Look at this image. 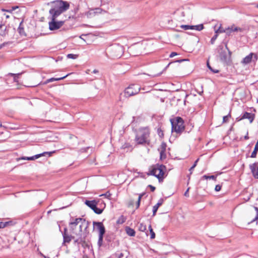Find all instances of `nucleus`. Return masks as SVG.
Segmentation results:
<instances>
[{"label":"nucleus","mask_w":258,"mask_h":258,"mask_svg":"<svg viewBox=\"0 0 258 258\" xmlns=\"http://www.w3.org/2000/svg\"><path fill=\"white\" fill-rule=\"evenodd\" d=\"M47 5L51 7L49 11L51 19V21L49 22V28L51 31L57 30L63 25L64 21H56V19L69 9L70 5L67 2L59 0L48 3Z\"/></svg>","instance_id":"f257e3e1"},{"label":"nucleus","mask_w":258,"mask_h":258,"mask_svg":"<svg viewBox=\"0 0 258 258\" xmlns=\"http://www.w3.org/2000/svg\"><path fill=\"white\" fill-rule=\"evenodd\" d=\"M150 131L148 127L140 128L137 132L135 142L138 145H149L150 144Z\"/></svg>","instance_id":"f03ea898"},{"label":"nucleus","mask_w":258,"mask_h":258,"mask_svg":"<svg viewBox=\"0 0 258 258\" xmlns=\"http://www.w3.org/2000/svg\"><path fill=\"white\" fill-rule=\"evenodd\" d=\"M172 125V132L177 134H180L185 128L184 121L180 117H175L170 119Z\"/></svg>","instance_id":"7ed1b4c3"},{"label":"nucleus","mask_w":258,"mask_h":258,"mask_svg":"<svg viewBox=\"0 0 258 258\" xmlns=\"http://www.w3.org/2000/svg\"><path fill=\"white\" fill-rule=\"evenodd\" d=\"M166 169V168L165 166L156 164L153 167L152 169L150 171V173L148 174L155 176L160 181L162 180L164 177Z\"/></svg>","instance_id":"20e7f679"},{"label":"nucleus","mask_w":258,"mask_h":258,"mask_svg":"<svg viewBox=\"0 0 258 258\" xmlns=\"http://www.w3.org/2000/svg\"><path fill=\"white\" fill-rule=\"evenodd\" d=\"M89 222L86 221L85 219L79 218L73 219L70 223V225L72 229H74L76 226L79 224L80 231L82 232L83 229L86 230L89 226Z\"/></svg>","instance_id":"39448f33"},{"label":"nucleus","mask_w":258,"mask_h":258,"mask_svg":"<svg viewBox=\"0 0 258 258\" xmlns=\"http://www.w3.org/2000/svg\"><path fill=\"white\" fill-rule=\"evenodd\" d=\"M108 50L112 56L119 57L123 54V48L119 44H114L109 47Z\"/></svg>","instance_id":"423d86ee"},{"label":"nucleus","mask_w":258,"mask_h":258,"mask_svg":"<svg viewBox=\"0 0 258 258\" xmlns=\"http://www.w3.org/2000/svg\"><path fill=\"white\" fill-rule=\"evenodd\" d=\"M141 88L137 85H131L126 88L124 91V96L128 97L137 94L140 91Z\"/></svg>","instance_id":"0eeeda50"},{"label":"nucleus","mask_w":258,"mask_h":258,"mask_svg":"<svg viewBox=\"0 0 258 258\" xmlns=\"http://www.w3.org/2000/svg\"><path fill=\"white\" fill-rule=\"evenodd\" d=\"M226 48L228 50V53L223 49H221L219 52V57L220 60L224 62H228L230 60L231 52L229 50L227 45Z\"/></svg>","instance_id":"6e6552de"},{"label":"nucleus","mask_w":258,"mask_h":258,"mask_svg":"<svg viewBox=\"0 0 258 258\" xmlns=\"http://www.w3.org/2000/svg\"><path fill=\"white\" fill-rule=\"evenodd\" d=\"M85 204L90 208L93 211L97 214H100L102 213L103 210L97 207V202L96 200L88 201L86 200Z\"/></svg>","instance_id":"1a4fd4ad"},{"label":"nucleus","mask_w":258,"mask_h":258,"mask_svg":"<svg viewBox=\"0 0 258 258\" xmlns=\"http://www.w3.org/2000/svg\"><path fill=\"white\" fill-rule=\"evenodd\" d=\"M93 225L94 228L96 229L99 231V235H104L105 232V229L102 222L94 221Z\"/></svg>","instance_id":"9d476101"},{"label":"nucleus","mask_w":258,"mask_h":258,"mask_svg":"<svg viewBox=\"0 0 258 258\" xmlns=\"http://www.w3.org/2000/svg\"><path fill=\"white\" fill-rule=\"evenodd\" d=\"M54 152H55V151H52V152H43V153H42L41 154H37V155H34V156H32V157H23V158H22V159L27 160H35L36 159H38V158H39L40 157L44 156H45L46 155H47L49 157H50Z\"/></svg>","instance_id":"9b49d317"},{"label":"nucleus","mask_w":258,"mask_h":258,"mask_svg":"<svg viewBox=\"0 0 258 258\" xmlns=\"http://www.w3.org/2000/svg\"><path fill=\"white\" fill-rule=\"evenodd\" d=\"M253 56L254 60H256L257 59V56L256 54L253 53H250L243 59L241 62L244 64L249 63L252 61Z\"/></svg>","instance_id":"f8f14e48"},{"label":"nucleus","mask_w":258,"mask_h":258,"mask_svg":"<svg viewBox=\"0 0 258 258\" xmlns=\"http://www.w3.org/2000/svg\"><path fill=\"white\" fill-rule=\"evenodd\" d=\"M256 165L257 164L256 163L251 164L249 165V168L253 177L258 179V166L256 167Z\"/></svg>","instance_id":"ddd939ff"},{"label":"nucleus","mask_w":258,"mask_h":258,"mask_svg":"<svg viewBox=\"0 0 258 258\" xmlns=\"http://www.w3.org/2000/svg\"><path fill=\"white\" fill-rule=\"evenodd\" d=\"M242 31V28H241L240 27H236L234 25H232V26H231L230 27H228V28H226V34L228 35H230L231 34V33L233 32H237V31L241 32Z\"/></svg>","instance_id":"4468645a"},{"label":"nucleus","mask_w":258,"mask_h":258,"mask_svg":"<svg viewBox=\"0 0 258 258\" xmlns=\"http://www.w3.org/2000/svg\"><path fill=\"white\" fill-rule=\"evenodd\" d=\"M254 118V114L245 112L240 119H248L250 123H251Z\"/></svg>","instance_id":"2eb2a0df"},{"label":"nucleus","mask_w":258,"mask_h":258,"mask_svg":"<svg viewBox=\"0 0 258 258\" xmlns=\"http://www.w3.org/2000/svg\"><path fill=\"white\" fill-rule=\"evenodd\" d=\"M163 200L161 199L159 200L158 203L153 207V216H155L156 213L159 208V207L161 206L163 204Z\"/></svg>","instance_id":"dca6fc26"},{"label":"nucleus","mask_w":258,"mask_h":258,"mask_svg":"<svg viewBox=\"0 0 258 258\" xmlns=\"http://www.w3.org/2000/svg\"><path fill=\"white\" fill-rule=\"evenodd\" d=\"M82 15L88 19L92 18L95 16L93 9L89 10V11H88V12H86L82 14Z\"/></svg>","instance_id":"f3484780"},{"label":"nucleus","mask_w":258,"mask_h":258,"mask_svg":"<svg viewBox=\"0 0 258 258\" xmlns=\"http://www.w3.org/2000/svg\"><path fill=\"white\" fill-rule=\"evenodd\" d=\"M7 27L2 24V23H0V35L2 36H5L7 34Z\"/></svg>","instance_id":"a211bd4d"},{"label":"nucleus","mask_w":258,"mask_h":258,"mask_svg":"<svg viewBox=\"0 0 258 258\" xmlns=\"http://www.w3.org/2000/svg\"><path fill=\"white\" fill-rule=\"evenodd\" d=\"M18 31L21 36H25L26 35V34L24 31V27L23 26V22L22 21L20 23L19 26L18 28Z\"/></svg>","instance_id":"6ab92c4d"},{"label":"nucleus","mask_w":258,"mask_h":258,"mask_svg":"<svg viewBox=\"0 0 258 258\" xmlns=\"http://www.w3.org/2000/svg\"><path fill=\"white\" fill-rule=\"evenodd\" d=\"M125 231L127 234L130 236H134L135 235V231L130 227L125 228Z\"/></svg>","instance_id":"aec40b11"},{"label":"nucleus","mask_w":258,"mask_h":258,"mask_svg":"<svg viewBox=\"0 0 258 258\" xmlns=\"http://www.w3.org/2000/svg\"><path fill=\"white\" fill-rule=\"evenodd\" d=\"M63 244H64L66 243H69L72 239V237L67 235L66 233L63 234Z\"/></svg>","instance_id":"412c9836"},{"label":"nucleus","mask_w":258,"mask_h":258,"mask_svg":"<svg viewBox=\"0 0 258 258\" xmlns=\"http://www.w3.org/2000/svg\"><path fill=\"white\" fill-rule=\"evenodd\" d=\"M12 225V222L11 221L6 222H0V229L4 228Z\"/></svg>","instance_id":"4be33fe9"},{"label":"nucleus","mask_w":258,"mask_h":258,"mask_svg":"<svg viewBox=\"0 0 258 258\" xmlns=\"http://www.w3.org/2000/svg\"><path fill=\"white\" fill-rule=\"evenodd\" d=\"M257 151H258V141H257V142L255 145L254 150L252 152L250 157H251V158L256 157Z\"/></svg>","instance_id":"5701e85b"},{"label":"nucleus","mask_w":258,"mask_h":258,"mask_svg":"<svg viewBox=\"0 0 258 258\" xmlns=\"http://www.w3.org/2000/svg\"><path fill=\"white\" fill-rule=\"evenodd\" d=\"M70 74H67V75H66V76H64L63 77H60V78H50V79H48L47 80V82H52L53 81H59V80H62V79L66 78Z\"/></svg>","instance_id":"b1692460"},{"label":"nucleus","mask_w":258,"mask_h":258,"mask_svg":"<svg viewBox=\"0 0 258 258\" xmlns=\"http://www.w3.org/2000/svg\"><path fill=\"white\" fill-rule=\"evenodd\" d=\"M191 29L192 30H196L197 31H201L204 29V26L203 24L195 25V26H191Z\"/></svg>","instance_id":"393cba45"},{"label":"nucleus","mask_w":258,"mask_h":258,"mask_svg":"<svg viewBox=\"0 0 258 258\" xmlns=\"http://www.w3.org/2000/svg\"><path fill=\"white\" fill-rule=\"evenodd\" d=\"M93 11L94 12L95 16L97 14L105 13L106 12L105 11L99 8L93 9Z\"/></svg>","instance_id":"a878e982"},{"label":"nucleus","mask_w":258,"mask_h":258,"mask_svg":"<svg viewBox=\"0 0 258 258\" xmlns=\"http://www.w3.org/2000/svg\"><path fill=\"white\" fill-rule=\"evenodd\" d=\"M10 75L12 77H13V81L14 82L18 83V78L19 76L20 75V74H10Z\"/></svg>","instance_id":"bb28decb"},{"label":"nucleus","mask_w":258,"mask_h":258,"mask_svg":"<svg viewBox=\"0 0 258 258\" xmlns=\"http://www.w3.org/2000/svg\"><path fill=\"white\" fill-rule=\"evenodd\" d=\"M139 230L142 232H145L147 230L146 225L141 223L139 225Z\"/></svg>","instance_id":"cd10ccee"},{"label":"nucleus","mask_w":258,"mask_h":258,"mask_svg":"<svg viewBox=\"0 0 258 258\" xmlns=\"http://www.w3.org/2000/svg\"><path fill=\"white\" fill-rule=\"evenodd\" d=\"M218 33H226V28L224 29L222 27L221 25H220L219 28L215 31V33L218 34Z\"/></svg>","instance_id":"c85d7f7f"},{"label":"nucleus","mask_w":258,"mask_h":258,"mask_svg":"<svg viewBox=\"0 0 258 258\" xmlns=\"http://www.w3.org/2000/svg\"><path fill=\"white\" fill-rule=\"evenodd\" d=\"M202 178L203 179H213V180H216V176L214 175H205L202 177Z\"/></svg>","instance_id":"c756f323"},{"label":"nucleus","mask_w":258,"mask_h":258,"mask_svg":"<svg viewBox=\"0 0 258 258\" xmlns=\"http://www.w3.org/2000/svg\"><path fill=\"white\" fill-rule=\"evenodd\" d=\"M149 228L150 232V234H151V239L155 238V234L154 232L151 225H149Z\"/></svg>","instance_id":"7c9ffc66"},{"label":"nucleus","mask_w":258,"mask_h":258,"mask_svg":"<svg viewBox=\"0 0 258 258\" xmlns=\"http://www.w3.org/2000/svg\"><path fill=\"white\" fill-rule=\"evenodd\" d=\"M78 57V55L74 54H68L67 55V58L71 59H76Z\"/></svg>","instance_id":"2f4dec72"},{"label":"nucleus","mask_w":258,"mask_h":258,"mask_svg":"<svg viewBox=\"0 0 258 258\" xmlns=\"http://www.w3.org/2000/svg\"><path fill=\"white\" fill-rule=\"evenodd\" d=\"M231 117V115L230 114H228L227 115L223 116V122L226 123L229 120V119Z\"/></svg>","instance_id":"473e14b6"},{"label":"nucleus","mask_w":258,"mask_h":258,"mask_svg":"<svg viewBox=\"0 0 258 258\" xmlns=\"http://www.w3.org/2000/svg\"><path fill=\"white\" fill-rule=\"evenodd\" d=\"M19 7L18 6H14L10 10H3V11H6L10 13H12L14 11L16 10L17 9H18Z\"/></svg>","instance_id":"72a5a7b5"},{"label":"nucleus","mask_w":258,"mask_h":258,"mask_svg":"<svg viewBox=\"0 0 258 258\" xmlns=\"http://www.w3.org/2000/svg\"><path fill=\"white\" fill-rule=\"evenodd\" d=\"M143 196V194H140L139 196L138 201L137 202V207H136L137 209H138L140 206L141 200V199H142Z\"/></svg>","instance_id":"f704fd0d"},{"label":"nucleus","mask_w":258,"mask_h":258,"mask_svg":"<svg viewBox=\"0 0 258 258\" xmlns=\"http://www.w3.org/2000/svg\"><path fill=\"white\" fill-rule=\"evenodd\" d=\"M103 237V235H99V239H98V244L99 246H100L102 245V244Z\"/></svg>","instance_id":"c9c22d12"},{"label":"nucleus","mask_w":258,"mask_h":258,"mask_svg":"<svg viewBox=\"0 0 258 258\" xmlns=\"http://www.w3.org/2000/svg\"><path fill=\"white\" fill-rule=\"evenodd\" d=\"M181 28L184 29V30H189L191 29V26L187 25H182L180 26Z\"/></svg>","instance_id":"e433bc0d"},{"label":"nucleus","mask_w":258,"mask_h":258,"mask_svg":"<svg viewBox=\"0 0 258 258\" xmlns=\"http://www.w3.org/2000/svg\"><path fill=\"white\" fill-rule=\"evenodd\" d=\"M218 37V34L216 33L215 35L211 38V44H214L215 40H216L217 38Z\"/></svg>","instance_id":"4c0bfd02"},{"label":"nucleus","mask_w":258,"mask_h":258,"mask_svg":"<svg viewBox=\"0 0 258 258\" xmlns=\"http://www.w3.org/2000/svg\"><path fill=\"white\" fill-rule=\"evenodd\" d=\"M207 66L208 67V68L211 71H212L213 73H217L219 72V71L217 70H213L212 69V68H211V67L209 65V62L208 61L207 62Z\"/></svg>","instance_id":"58836bf2"},{"label":"nucleus","mask_w":258,"mask_h":258,"mask_svg":"<svg viewBox=\"0 0 258 258\" xmlns=\"http://www.w3.org/2000/svg\"><path fill=\"white\" fill-rule=\"evenodd\" d=\"M123 254L122 252L116 253L115 254V257L116 258H122Z\"/></svg>","instance_id":"ea45409f"},{"label":"nucleus","mask_w":258,"mask_h":258,"mask_svg":"<svg viewBox=\"0 0 258 258\" xmlns=\"http://www.w3.org/2000/svg\"><path fill=\"white\" fill-rule=\"evenodd\" d=\"M254 208L256 212V215L254 219L251 221V222H254V221L257 220L258 219V208L254 207Z\"/></svg>","instance_id":"a19ab883"},{"label":"nucleus","mask_w":258,"mask_h":258,"mask_svg":"<svg viewBox=\"0 0 258 258\" xmlns=\"http://www.w3.org/2000/svg\"><path fill=\"white\" fill-rule=\"evenodd\" d=\"M221 186L219 184H218V185H216V186H215V190L216 191H219L221 190Z\"/></svg>","instance_id":"79ce46f5"},{"label":"nucleus","mask_w":258,"mask_h":258,"mask_svg":"<svg viewBox=\"0 0 258 258\" xmlns=\"http://www.w3.org/2000/svg\"><path fill=\"white\" fill-rule=\"evenodd\" d=\"M177 55V54L176 52H172L171 53L169 56H170V57H173Z\"/></svg>","instance_id":"37998d69"},{"label":"nucleus","mask_w":258,"mask_h":258,"mask_svg":"<svg viewBox=\"0 0 258 258\" xmlns=\"http://www.w3.org/2000/svg\"><path fill=\"white\" fill-rule=\"evenodd\" d=\"M160 156H161V158H162L163 157V158H165V154H164V152L163 151H161L160 152Z\"/></svg>","instance_id":"c03bdc74"},{"label":"nucleus","mask_w":258,"mask_h":258,"mask_svg":"<svg viewBox=\"0 0 258 258\" xmlns=\"http://www.w3.org/2000/svg\"><path fill=\"white\" fill-rule=\"evenodd\" d=\"M149 187L150 188L152 191H154L155 190V187L152 186V185H149Z\"/></svg>","instance_id":"a18cd8bd"},{"label":"nucleus","mask_w":258,"mask_h":258,"mask_svg":"<svg viewBox=\"0 0 258 258\" xmlns=\"http://www.w3.org/2000/svg\"><path fill=\"white\" fill-rule=\"evenodd\" d=\"M199 160V158H198V159H197L195 161V163H194V165H193L192 166V167H194V168H195V167H196V166H197V163L198 162Z\"/></svg>","instance_id":"49530a36"},{"label":"nucleus","mask_w":258,"mask_h":258,"mask_svg":"<svg viewBox=\"0 0 258 258\" xmlns=\"http://www.w3.org/2000/svg\"><path fill=\"white\" fill-rule=\"evenodd\" d=\"M188 190H189V188H187V190H186V191L184 192V196H185V197H188L189 196Z\"/></svg>","instance_id":"de8ad7c7"},{"label":"nucleus","mask_w":258,"mask_h":258,"mask_svg":"<svg viewBox=\"0 0 258 258\" xmlns=\"http://www.w3.org/2000/svg\"><path fill=\"white\" fill-rule=\"evenodd\" d=\"M248 131H247V132H246V135L244 137V139L245 140H248V139H249V137H248Z\"/></svg>","instance_id":"09e8293b"},{"label":"nucleus","mask_w":258,"mask_h":258,"mask_svg":"<svg viewBox=\"0 0 258 258\" xmlns=\"http://www.w3.org/2000/svg\"><path fill=\"white\" fill-rule=\"evenodd\" d=\"M7 44H8V42H5L3 44H0V49H1L3 47L5 46Z\"/></svg>","instance_id":"8fccbe9b"},{"label":"nucleus","mask_w":258,"mask_h":258,"mask_svg":"<svg viewBox=\"0 0 258 258\" xmlns=\"http://www.w3.org/2000/svg\"><path fill=\"white\" fill-rule=\"evenodd\" d=\"M194 168H194V167L191 166V167H190V168L189 169V171H190V174H192V171H193V170L194 169Z\"/></svg>","instance_id":"3c124183"},{"label":"nucleus","mask_w":258,"mask_h":258,"mask_svg":"<svg viewBox=\"0 0 258 258\" xmlns=\"http://www.w3.org/2000/svg\"><path fill=\"white\" fill-rule=\"evenodd\" d=\"M185 60H187V59H182L178 60L176 62H182V61H185Z\"/></svg>","instance_id":"603ef678"},{"label":"nucleus","mask_w":258,"mask_h":258,"mask_svg":"<svg viewBox=\"0 0 258 258\" xmlns=\"http://www.w3.org/2000/svg\"><path fill=\"white\" fill-rule=\"evenodd\" d=\"M171 63V62H170L168 64V65L165 68L164 71H165L169 66V65Z\"/></svg>","instance_id":"864d4df0"},{"label":"nucleus","mask_w":258,"mask_h":258,"mask_svg":"<svg viewBox=\"0 0 258 258\" xmlns=\"http://www.w3.org/2000/svg\"><path fill=\"white\" fill-rule=\"evenodd\" d=\"M93 73H95V74L97 73H98V70H94L93 71Z\"/></svg>","instance_id":"5fc2aeb1"},{"label":"nucleus","mask_w":258,"mask_h":258,"mask_svg":"<svg viewBox=\"0 0 258 258\" xmlns=\"http://www.w3.org/2000/svg\"><path fill=\"white\" fill-rule=\"evenodd\" d=\"M78 8H75V9H74V12H75V13L76 14V13L78 12Z\"/></svg>","instance_id":"6e6d98bb"},{"label":"nucleus","mask_w":258,"mask_h":258,"mask_svg":"<svg viewBox=\"0 0 258 258\" xmlns=\"http://www.w3.org/2000/svg\"><path fill=\"white\" fill-rule=\"evenodd\" d=\"M107 196V194H105L101 195V196Z\"/></svg>","instance_id":"4d7b16f0"},{"label":"nucleus","mask_w":258,"mask_h":258,"mask_svg":"<svg viewBox=\"0 0 258 258\" xmlns=\"http://www.w3.org/2000/svg\"><path fill=\"white\" fill-rule=\"evenodd\" d=\"M162 73V72L160 73L157 76L160 75Z\"/></svg>","instance_id":"13d9d810"},{"label":"nucleus","mask_w":258,"mask_h":258,"mask_svg":"<svg viewBox=\"0 0 258 258\" xmlns=\"http://www.w3.org/2000/svg\"><path fill=\"white\" fill-rule=\"evenodd\" d=\"M6 18H9V16H8V15L6 16Z\"/></svg>","instance_id":"bf43d9fd"},{"label":"nucleus","mask_w":258,"mask_h":258,"mask_svg":"<svg viewBox=\"0 0 258 258\" xmlns=\"http://www.w3.org/2000/svg\"><path fill=\"white\" fill-rule=\"evenodd\" d=\"M78 240H76L75 241V242H78Z\"/></svg>","instance_id":"052dcab7"},{"label":"nucleus","mask_w":258,"mask_h":258,"mask_svg":"<svg viewBox=\"0 0 258 258\" xmlns=\"http://www.w3.org/2000/svg\"><path fill=\"white\" fill-rule=\"evenodd\" d=\"M73 18H75V17L74 16H72Z\"/></svg>","instance_id":"680f3d73"},{"label":"nucleus","mask_w":258,"mask_h":258,"mask_svg":"<svg viewBox=\"0 0 258 258\" xmlns=\"http://www.w3.org/2000/svg\"><path fill=\"white\" fill-rule=\"evenodd\" d=\"M257 7L258 8V5H257Z\"/></svg>","instance_id":"e2e57ef3"},{"label":"nucleus","mask_w":258,"mask_h":258,"mask_svg":"<svg viewBox=\"0 0 258 258\" xmlns=\"http://www.w3.org/2000/svg\"><path fill=\"white\" fill-rule=\"evenodd\" d=\"M0 126H1V125L0 124Z\"/></svg>","instance_id":"0e129e2a"},{"label":"nucleus","mask_w":258,"mask_h":258,"mask_svg":"<svg viewBox=\"0 0 258 258\" xmlns=\"http://www.w3.org/2000/svg\"><path fill=\"white\" fill-rule=\"evenodd\" d=\"M257 102H258V100H257Z\"/></svg>","instance_id":"69168bd1"}]
</instances>
